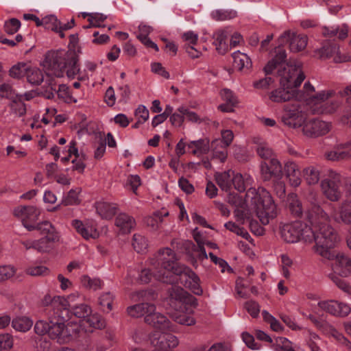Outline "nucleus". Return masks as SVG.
I'll return each mask as SVG.
<instances>
[{
    "label": "nucleus",
    "mask_w": 351,
    "mask_h": 351,
    "mask_svg": "<svg viewBox=\"0 0 351 351\" xmlns=\"http://www.w3.org/2000/svg\"><path fill=\"white\" fill-rule=\"evenodd\" d=\"M317 231L316 244L313 247L315 252L328 259L332 260L335 252L331 249L335 247L339 239L337 231L328 223L315 228Z\"/></svg>",
    "instance_id": "obj_5"
},
{
    "label": "nucleus",
    "mask_w": 351,
    "mask_h": 351,
    "mask_svg": "<svg viewBox=\"0 0 351 351\" xmlns=\"http://www.w3.org/2000/svg\"><path fill=\"white\" fill-rule=\"evenodd\" d=\"M14 90L12 86L8 83H3L0 85V97L11 99L15 96Z\"/></svg>",
    "instance_id": "obj_51"
},
{
    "label": "nucleus",
    "mask_w": 351,
    "mask_h": 351,
    "mask_svg": "<svg viewBox=\"0 0 351 351\" xmlns=\"http://www.w3.org/2000/svg\"><path fill=\"white\" fill-rule=\"evenodd\" d=\"M40 213L33 206H20L14 208V215L16 217L27 219V221L34 222L38 219Z\"/></svg>",
    "instance_id": "obj_20"
},
{
    "label": "nucleus",
    "mask_w": 351,
    "mask_h": 351,
    "mask_svg": "<svg viewBox=\"0 0 351 351\" xmlns=\"http://www.w3.org/2000/svg\"><path fill=\"white\" fill-rule=\"evenodd\" d=\"M272 346L276 351H295L292 348L291 342L282 337H277Z\"/></svg>",
    "instance_id": "obj_42"
},
{
    "label": "nucleus",
    "mask_w": 351,
    "mask_h": 351,
    "mask_svg": "<svg viewBox=\"0 0 351 351\" xmlns=\"http://www.w3.org/2000/svg\"><path fill=\"white\" fill-rule=\"evenodd\" d=\"M26 76L29 83L36 86L40 85L44 80L42 71L36 67L30 68L28 66Z\"/></svg>",
    "instance_id": "obj_36"
},
{
    "label": "nucleus",
    "mask_w": 351,
    "mask_h": 351,
    "mask_svg": "<svg viewBox=\"0 0 351 351\" xmlns=\"http://www.w3.org/2000/svg\"><path fill=\"white\" fill-rule=\"evenodd\" d=\"M57 95L58 98L62 99L64 102L69 103L72 100V97L69 93V88L64 84L59 86Z\"/></svg>",
    "instance_id": "obj_59"
},
{
    "label": "nucleus",
    "mask_w": 351,
    "mask_h": 351,
    "mask_svg": "<svg viewBox=\"0 0 351 351\" xmlns=\"http://www.w3.org/2000/svg\"><path fill=\"white\" fill-rule=\"evenodd\" d=\"M185 292L186 291L180 287L172 286L167 291L169 301H178L182 302Z\"/></svg>",
    "instance_id": "obj_45"
},
{
    "label": "nucleus",
    "mask_w": 351,
    "mask_h": 351,
    "mask_svg": "<svg viewBox=\"0 0 351 351\" xmlns=\"http://www.w3.org/2000/svg\"><path fill=\"white\" fill-rule=\"evenodd\" d=\"M336 221L346 225H351V207L342 202L339 212V217H336Z\"/></svg>",
    "instance_id": "obj_37"
},
{
    "label": "nucleus",
    "mask_w": 351,
    "mask_h": 351,
    "mask_svg": "<svg viewBox=\"0 0 351 351\" xmlns=\"http://www.w3.org/2000/svg\"><path fill=\"white\" fill-rule=\"evenodd\" d=\"M306 219L313 227L317 228L329 222V217L321 206L320 202L313 195L306 213Z\"/></svg>",
    "instance_id": "obj_10"
},
{
    "label": "nucleus",
    "mask_w": 351,
    "mask_h": 351,
    "mask_svg": "<svg viewBox=\"0 0 351 351\" xmlns=\"http://www.w3.org/2000/svg\"><path fill=\"white\" fill-rule=\"evenodd\" d=\"M113 297L110 293L108 292L101 295L99 298V304L101 306L102 310L105 312H110L112 308Z\"/></svg>",
    "instance_id": "obj_48"
},
{
    "label": "nucleus",
    "mask_w": 351,
    "mask_h": 351,
    "mask_svg": "<svg viewBox=\"0 0 351 351\" xmlns=\"http://www.w3.org/2000/svg\"><path fill=\"white\" fill-rule=\"evenodd\" d=\"M228 33L226 29H220L216 32L213 35L215 40L213 44L216 47L217 52L221 55L225 54L228 51V45L226 43Z\"/></svg>",
    "instance_id": "obj_24"
},
{
    "label": "nucleus",
    "mask_w": 351,
    "mask_h": 351,
    "mask_svg": "<svg viewBox=\"0 0 351 351\" xmlns=\"http://www.w3.org/2000/svg\"><path fill=\"white\" fill-rule=\"evenodd\" d=\"M21 27V22L19 19L12 18L5 22L3 28L8 34L12 35L18 32Z\"/></svg>",
    "instance_id": "obj_47"
},
{
    "label": "nucleus",
    "mask_w": 351,
    "mask_h": 351,
    "mask_svg": "<svg viewBox=\"0 0 351 351\" xmlns=\"http://www.w3.org/2000/svg\"><path fill=\"white\" fill-rule=\"evenodd\" d=\"M260 157L265 160L261 163V173L264 181L271 178L280 180L282 176V166L280 162L273 158L274 152L265 143L261 144L256 149Z\"/></svg>",
    "instance_id": "obj_6"
},
{
    "label": "nucleus",
    "mask_w": 351,
    "mask_h": 351,
    "mask_svg": "<svg viewBox=\"0 0 351 351\" xmlns=\"http://www.w3.org/2000/svg\"><path fill=\"white\" fill-rule=\"evenodd\" d=\"M285 173L291 184L298 186L301 183V173L298 166L293 162H287L285 165Z\"/></svg>",
    "instance_id": "obj_22"
},
{
    "label": "nucleus",
    "mask_w": 351,
    "mask_h": 351,
    "mask_svg": "<svg viewBox=\"0 0 351 351\" xmlns=\"http://www.w3.org/2000/svg\"><path fill=\"white\" fill-rule=\"evenodd\" d=\"M193 147L197 148L199 151L200 154H207L211 148V145L210 146L209 139L206 138L191 141L189 144V147L192 148Z\"/></svg>",
    "instance_id": "obj_41"
},
{
    "label": "nucleus",
    "mask_w": 351,
    "mask_h": 351,
    "mask_svg": "<svg viewBox=\"0 0 351 351\" xmlns=\"http://www.w3.org/2000/svg\"><path fill=\"white\" fill-rule=\"evenodd\" d=\"M304 176L309 185L317 184L319 180V171L314 167H308L303 170Z\"/></svg>",
    "instance_id": "obj_40"
},
{
    "label": "nucleus",
    "mask_w": 351,
    "mask_h": 351,
    "mask_svg": "<svg viewBox=\"0 0 351 351\" xmlns=\"http://www.w3.org/2000/svg\"><path fill=\"white\" fill-rule=\"evenodd\" d=\"M341 103L338 101L328 102H315L311 106L313 114H332L337 111Z\"/></svg>",
    "instance_id": "obj_21"
},
{
    "label": "nucleus",
    "mask_w": 351,
    "mask_h": 351,
    "mask_svg": "<svg viewBox=\"0 0 351 351\" xmlns=\"http://www.w3.org/2000/svg\"><path fill=\"white\" fill-rule=\"evenodd\" d=\"M237 12L234 10H218L213 12L212 16L214 19L217 21H224L232 19L236 17Z\"/></svg>",
    "instance_id": "obj_46"
},
{
    "label": "nucleus",
    "mask_w": 351,
    "mask_h": 351,
    "mask_svg": "<svg viewBox=\"0 0 351 351\" xmlns=\"http://www.w3.org/2000/svg\"><path fill=\"white\" fill-rule=\"evenodd\" d=\"M138 295L142 298L143 302L155 300L157 298V293L153 290H143L138 292Z\"/></svg>",
    "instance_id": "obj_64"
},
{
    "label": "nucleus",
    "mask_w": 351,
    "mask_h": 351,
    "mask_svg": "<svg viewBox=\"0 0 351 351\" xmlns=\"http://www.w3.org/2000/svg\"><path fill=\"white\" fill-rule=\"evenodd\" d=\"M287 66V69L285 67L278 71V75L280 76L281 88L275 89L269 93V98L273 102H285L297 97L295 88L300 86L305 78L303 72L295 66L289 64Z\"/></svg>",
    "instance_id": "obj_3"
},
{
    "label": "nucleus",
    "mask_w": 351,
    "mask_h": 351,
    "mask_svg": "<svg viewBox=\"0 0 351 351\" xmlns=\"http://www.w3.org/2000/svg\"><path fill=\"white\" fill-rule=\"evenodd\" d=\"M289 209L291 215L295 217H301L303 215V210L301 202L298 196L292 194L289 197Z\"/></svg>",
    "instance_id": "obj_35"
},
{
    "label": "nucleus",
    "mask_w": 351,
    "mask_h": 351,
    "mask_svg": "<svg viewBox=\"0 0 351 351\" xmlns=\"http://www.w3.org/2000/svg\"><path fill=\"white\" fill-rule=\"evenodd\" d=\"M341 176L337 172L330 170L328 177L322 180L321 186L324 194L329 200L332 202H337L341 197V192L339 190V186H343V180Z\"/></svg>",
    "instance_id": "obj_9"
},
{
    "label": "nucleus",
    "mask_w": 351,
    "mask_h": 351,
    "mask_svg": "<svg viewBox=\"0 0 351 351\" xmlns=\"http://www.w3.org/2000/svg\"><path fill=\"white\" fill-rule=\"evenodd\" d=\"M300 229L299 240H302L306 243L314 241L316 243L317 231H315V227H313L311 225H303L300 222Z\"/></svg>",
    "instance_id": "obj_28"
},
{
    "label": "nucleus",
    "mask_w": 351,
    "mask_h": 351,
    "mask_svg": "<svg viewBox=\"0 0 351 351\" xmlns=\"http://www.w3.org/2000/svg\"><path fill=\"white\" fill-rule=\"evenodd\" d=\"M132 246L138 252H143L147 247V241L141 234H134L132 238Z\"/></svg>",
    "instance_id": "obj_43"
},
{
    "label": "nucleus",
    "mask_w": 351,
    "mask_h": 351,
    "mask_svg": "<svg viewBox=\"0 0 351 351\" xmlns=\"http://www.w3.org/2000/svg\"><path fill=\"white\" fill-rule=\"evenodd\" d=\"M50 328L49 322H47L43 320H38L36 322L34 326V331L38 335H44L48 334V330Z\"/></svg>",
    "instance_id": "obj_60"
},
{
    "label": "nucleus",
    "mask_w": 351,
    "mask_h": 351,
    "mask_svg": "<svg viewBox=\"0 0 351 351\" xmlns=\"http://www.w3.org/2000/svg\"><path fill=\"white\" fill-rule=\"evenodd\" d=\"M72 298L73 296L71 295L66 300L69 303L67 310L69 311V308H70V311L76 317L82 319L84 321L86 317H88L92 313L91 308L88 304L84 303L72 306L70 303Z\"/></svg>",
    "instance_id": "obj_25"
},
{
    "label": "nucleus",
    "mask_w": 351,
    "mask_h": 351,
    "mask_svg": "<svg viewBox=\"0 0 351 351\" xmlns=\"http://www.w3.org/2000/svg\"><path fill=\"white\" fill-rule=\"evenodd\" d=\"M28 66L25 62H19L9 70V75L14 79H21L26 75Z\"/></svg>",
    "instance_id": "obj_38"
},
{
    "label": "nucleus",
    "mask_w": 351,
    "mask_h": 351,
    "mask_svg": "<svg viewBox=\"0 0 351 351\" xmlns=\"http://www.w3.org/2000/svg\"><path fill=\"white\" fill-rule=\"evenodd\" d=\"M335 272L341 277L351 275V258L343 254H335Z\"/></svg>",
    "instance_id": "obj_19"
},
{
    "label": "nucleus",
    "mask_w": 351,
    "mask_h": 351,
    "mask_svg": "<svg viewBox=\"0 0 351 351\" xmlns=\"http://www.w3.org/2000/svg\"><path fill=\"white\" fill-rule=\"evenodd\" d=\"M64 206L73 205V204H79L80 200L78 199L77 192L71 189L68 193L66 197H65L62 200V203Z\"/></svg>",
    "instance_id": "obj_56"
},
{
    "label": "nucleus",
    "mask_w": 351,
    "mask_h": 351,
    "mask_svg": "<svg viewBox=\"0 0 351 351\" xmlns=\"http://www.w3.org/2000/svg\"><path fill=\"white\" fill-rule=\"evenodd\" d=\"M150 342L154 347L153 351H172L178 345L177 337L167 332H153L150 336Z\"/></svg>",
    "instance_id": "obj_11"
},
{
    "label": "nucleus",
    "mask_w": 351,
    "mask_h": 351,
    "mask_svg": "<svg viewBox=\"0 0 351 351\" xmlns=\"http://www.w3.org/2000/svg\"><path fill=\"white\" fill-rule=\"evenodd\" d=\"M343 182L346 193V199L343 203L351 207V178H346Z\"/></svg>",
    "instance_id": "obj_62"
},
{
    "label": "nucleus",
    "mask_w": 351,
    "mask_h": 351,
    "mask_svg": "<svg viewBox=\"0 0 351 351\" xmlns=\"http://www.w3.org/2000/svg\"><path fill=\"white\" fill-rule=\"evenodd\" d=\"M49 272V270L47 267L45 266H36L32 267H29L26 269V273L28 275L32 276H38L42 275H47Z\"/></svg>",
    "instance_id": "obj_61"
},
{
    "label": "nucleus",
    "mask_w": 351,
    "mask_h": 351,
    "mask_svg": "<svg viewBox=\"0 0 351 351\" xmlns=\"http://www.w3.org/2000/svg\"><path fill=\"white\" fill-rule=\"evenodd\" d=\"M53 307V315L49 317V327L48 335L51 339H56L62 343L71 336L70 331L64 322L69 320V305L66 299L57 296L51 301Z\"/></svg>",
    "instance_id": "obj_4"
},
{
    "label": "nucleus",
    "mask_w": 351,
    "mask_h": 351,
    "mask_svg": "<svg viewBox=\"0 0 351 351\" xmlns=\"http://www.w3.org/2000/svg\"><path fill=\"white\" fill-rule=\"evenodd\" d=\"M221 95L223 101L232 106H235L238 103L237 97L234 95L232 90L228 88H224L221 90Z\"/></svg>",
    "instance_id": "obj_54"
},
{
    "label": "nucleus",
    "mask_w": 351,
    "mask_h": 351,
    "mask_svg": "<svg viewBox=\"0 0 351 351\" xmlns=\"http://www.w3.org/2000/svg\"><path fill=\"white\" fill-rule=\"evenodd\" d=\"M191 275L193 276L192 280H191V285L187 287L189 288L194 294L200 295L202 294L203 291L199 285V278L193 271H189Z\"/></svg>",
    "instance_id": "obj_50"
},
{
    "label": "nucleus",
    "mask_w": 351,
    "mask_h": 351,
    "mask_svg": "<svg viewBox=\"0 0 351 351\" xmlns=\"http://www.w3.org/2000/svg\"><path fill=\"white\" fill-rule=\"evenodd\" d=\"M13 346V338L9 333L0 335V351L11 348Z\"/></svg>",
    "instance_id": "obj_58"
},
{
    "label": "nucleus",
    "mask_w": 351,
    "mask_h": 351,
    "mask_svg": "<svg viewBox=\"0 0 351 351\" xmlns=\"http://www.w3.org/2000/svg\"><path fill=\"white\" fill-rule=\"evenodd\" d=\"M328 278L337 285L338 288L351 295V287L346 280L341 279L335 274H329Z\"/></svg>",
    "instance_id": "obj_44"
},
{
    "label": "nucleus",
    "mask_w": 351,
    "mask_h": 351,
    "mask_svg": "<svg viewBox=\"0 0 351 351\" xmlns=\"http://www.w3.org/2000/svg\"><path fill=\"white\" fill-rule=\"evenodd\" d=\"M253 202L256 215L263 225L268 224L269 219L276 217V206L270 193L265 189L258 191Z\"/></svg>",
    "instance_id": "obj_7"
},
{
    "label": "nucleus",
    "mask_w": 351,
    "mask_h": 351,
    "mask_svg": "<svg viewBox=\"0 0 351 351\" xmlns=\"http://www.w3.org/2000/svg\"><path fill=\"white\" fill-rule=\"evenodd\" d=\"M174 256L175 254L170 248L160 249L150 259L151 264L158 269L154 276L163 283L171 285L180 284L187 287L193 278L189 272L192 270L173 260Z\"/></svg>",
    "instance_id": "obj_1"
},
{
    "label": "nucleus",
    "mask_w": 351,
    "mask_h": 351,
    "mask_svg": "<svg viewBox=\"0 0 351 351\" xmlns=\"http://www.w3.org/2000/svg\"><path fill=\"white\" fill-rule=\"evenodd\" d=\"M37 230L40 232V234L44 235L43 237L60 239L56 228L48 221L37 223Z\"/></svg>",
    "instance_id": "obj_29"
},
{
    "label": "nucleus",
    "mask_w": 351,
    "mask_h": 351,
    "mask_svg": "<svg viewBox=\"0 0 351 351\" xmlns=\"http://www.w3.org/2000/svg\"><path fill=\"white\" fill-rule=\"evenodd\" d=\"M282 45H280V43H279L278 46L275 47L274 50V57L267 62L263 69L265 75L271 74L278 66H281L285 64H286V66L289 64L295 66L301 71L299 66L293 65L291 63L287 62V53L285 49L282 47ZM285 67L287 69L288 68V66Z\"/></svg>",
    "instance_id": "obj_13"
},
{
    "label": "nucleus",
    "mask_w": 351,
    "mask_h": 351,
    "mask_svg": "<svg viewBox=\"0 0 351 351\" xmlns=\"http://www.w3.org/2000/svg\"><path fill=\"white\" fill-rule=\"evenodd\" d=\"M330 130V125L324 121L317 119H311L305 123L302 128L303 134L308 137H316L327 134Z\"/></svg>",
    "instance_id": "obj_14"
},
{
    "label": "nucleus",
    "mask_w": 351,
    "mask_h": 351,
    "mask_svg": "<svg viewBox=\"0 0 351 351\" xmlns=\"http://www.w3.org/2000/svg\"><path fill=\"white\" fill-rule=\"evenodd\" d=\"M33 322L27 317H19L13 319L12 321V326L13 328L19 332H27L32 326Z\"/></svg>",
    "instance_id": "obj_34"
},
{
    "label": "nucleus",
    "mask_w": 351,
    "mask_h": 351,
    "mask_svg": "<svg viewBox=\"0 0 351 351\" xmlns=\"http://www.w3.org/2000/svg\"><path fill=\"white\" fill-rule=\"evenodd\" d=\"M244 307L252 317L255 318L258 316L260 306L254 300L247 301L245 303Z\"/></svg>",
    "instance_id": "obj_53"
},
{
    "label": "nucleus",
    "mask_w": 351,
    "mask_h": 351,
    "mask_svg": "<svg viewBox=\"0 0 351 351\" xmlns=\"http://www.w3.org/2000/svg\"><path fill=\"white\" fill-rule=\"evenodd\" d=\"M350 146L351 145L348 144V141L337 146L340 161L351 159V148H349Z\"/></svg>",
    "instance_id": "obj_49"
},
{
    "label": "nucleus",
    "mask_w": 351,
    "mask_h": 351,
    "mask_svg": "<svg viewBox=\"0 0 351 351\" xmlns=\"http://www.w3.org/2000/svg\"><path fill=\"white\" fill-rule=\"evenodd\" d=\"M9 104L12 112L18 114L19 117H23L26 114L27 109L25 104L22 101V95L16 94L11 99Z\"/></svg>",
    "instance_id": "obj_33"
},
{
    "label": "nucleus",
    "mask_w": 351,
    "mask_h": 351,
    "mask_svg": "<svg viewBox=\"0 0 351 351\" xmlns=\"http://www.w3.org/2000/svg\"><path fill=\"white\" fill-rule=\"evenodd\" d=\"M77 62L78 56L75 50L60 49L48 51L42 65L47 75H53L60 77L66 69V75L69 78H74L80 72Z\"/></svg>",
    "instance_id": "obj_2"
},
{
    "label": "nucleus",
    "mask_w": 351,
    "mask_h": 351,
    "mask_svg": "<svg viewBox=\"0 0 351 351\" xmlns=\"http://www.w3.org/2000/svg\"><path fill=\"white\" fill-rule=\"evenodd\" d=\"M278 41L280 45L289 43L291 51L297 53L306 47L307 37L304 35H296L290 30H287L278 38Z\"/></svg>",
    "instance_id": "obj_12"
},
{
    "label": "nucleus",
    "mask_w": 351,
    "mask_h": 351,
    "mask_svg": "<svg viewBox=\"0 0 351 351\" xmlns=\"http://www.w3.org/2000/svg\"><path fill=\"white\" fill-rule=\"evenodd\" d=\"M232 175L234 171L232 170L215 173V180L221 190L228 191L231 189Z\"/></svg>",
    "instance_id": "obj_27"
},
{
    "label": "nucleus",
    "mask_w": 351,
    "mask_h": 351,
    "mask_svg": "<svg viewBox=\"0 0 351 351\" xmlns=\"http://www.w3.org/2000/svg\"><path fill=\"white\" fill-rule=\"evenodd\" d=\"M300 221L285 224L280 229L282 239L287 243H295L299 241Z\"/></svg>",
    "instance_id": "obj_18"
},
{
    "label": "nucleus",
    "mask_w": 351,
    "mask_h": 351,
    "mask_svg": "<svg viewBox=\"0 0 351 351\" xmlns=\"http://www.w3.org/2000/svg\"><path fill=\"white\" fill-rule=\"evenodd\" d=\"M58 241V239L42 237L38 240L34 241L33 249L36 250L39 252H48L52 249L53 244Z\"/></svg>",
    "instance_id": "obj_32"
},
{
    "label": "nucleus",
    "mask_w": 351,
    "mask_h": 351,
    "mask_svg": "<svg viewBox=\"0 0 351 351\" xmlns=\"http://www.w3.org/2000/svg\"><path fill=\"white\" fill-rule=\"evenodd\" d=\"M232 185H233L234 189L239 192H243L245 191L244 180L241 173H235L234 172V175H232Z\"/></svg>",
    "instance_id": "obj_55"
},
{
    "label": "nucleus",
    "mask_w": 351,
    "mask_h": 351,
    "mask_svg": "<svg viewBox=\"0 0 351 351\" xmlns=\"http://www.w3.org/2000/svg\"><path fill=\"white\" fill-rule=\"evenodd\" d=\"M233 66L241 71L243 69H250L252 67V63L251 59L245 53H242L240 51L234 52L232 54Z\"/></svg>",
    "instance_id": "obj_30"
},
{
    "label": "nucleus",
    "mask_w": 351,
    "mask_h": 351,
    "mask_svg": "<svg viewBox=\"0 0 351 351\" xmlns=\"http://www.w3.org/2000/svg\"><path fill=\"white\" fill-rule=\"evenodd\" d=\"M15 270L11 266H1L0 267V282L7 280L14 276Z\"/></svg>",
    "instance_id": "obj_63"
},
{
    "label": "nucleus",
    "mask_w": 351,
    "mask_h": 351,
    "mask_svg": "<svg viewBox=\"0 0 351 351\" xmlns=\"http://www.w3.org/2000/svg\"><path fill=\"white\" fill-rule=\"evenodd\" d=\"M284 109L285 114L281 120L285 125L294 129L304 126L307 114L302 110L298 101L285 105Z\"/></svg>",
    "instance_id": "obj_8"
},
{
    "label": "nucleus",
    "mask_w": 351,
    "mask_h": 351,
    "mask_svg": "<svg viewBox=\"0 0 351 351\" xmlns=\"http://www.w3.org/2000/svg\"><path fill=\"white\" fill-rule=\"evenodd\" d=\"M81 282L84 287L88 289H97L101 287V280L98 278L91 279L88 276H83Z\"/></svg>",
    "instance_id": "obj_52"
},
{
    "label": "nucleus",
    "mask_w": 351,
    "mask_h": 351,
    "mask_svg": "<svg viewBox=\"0 0 351 351\" xmlns=\"http://www.w3.org/2000/svg\"><path fill=\"white\" fill-rule=\"evenodd\" d=\"M318 306L324 311L340 317L347 316L351 311L350 307L347 304L335 300L322 301L318 303Z\"/></svg>",
    "instance_id": "obj_17"
},
{
    "label": "nucleus",
    "mask_w": 351,
    "mask_h": 351,
    "mask_svg": "<svg viewBox=\"0 0 351 351\" xmlns=\"http://www.w3.org/2000/svg\"><path fill=\"white\" fill-rule=\"evenodd\" d=\"M106 140L99 133L95 136V147L96 148L94 157L96 159L101 158L106 151Z\"/></svg>",
    "instance_id": "obj_39"
},
{
    "label": "nucleus",
    "mask_w": 351,
    "mask_h": 351,
    "mask_svg": "<svg viewBox=\"0 0 351 351\" xmlns=\"http://www.w3.org/2000/svg\"><path fill=\"white\" fill-rule=\"evenodd\" d=\"M315 54L320 59H326L332 57L335 54L334 61L337 63L346 62V57L341 58L339 56V47L330 41H325L322 43V47L315 51Z\"/></svg>",
    "instance_id": "obj_16"
},
{
    "label": "nucleus",
    "mask_w": 351,
    "mask_h": 351,
    "mask_svg": "<svg viewBox=\"0 0 351 351\" xmlns=\"http://www.w3.org/2000/svg\"><path fill=\"white\" fill-rule=\"evenodd\" d=\"M144 322L153 328L159 330H173V326L170 320L162 313L154 310L150 315H147L144 318Z\"/></svg>",
    "instance_id": "obj_15"
},
{
    "label": "nucleus",
    "mask_w": 351,
    "mask_h": 351,
    "mask_svg": "<svg viewBox=\"0 0 351 351\" xmlns=\"http://www.w3.org/2000/svg\"><path fill=\"white\" fill-rule=\"evenodd\" d=\"M335 92L332 90L322 91L311 98V102H325L326 99L335 95Z\"/></svg>",
    "instance_id": "obj_57"
},
{
    "label": "nucleus",
    "mask_w": 351,
    "mask_h": 351,
    "mask_svg": "<svg viewBox=\"0 0 351 351\" xmlns=\"http://www.w3.org/2000/svg\"><path fill=\"white\" fill-rule=\"evenodd\" d=\"M115 226L119 228L122 234H128L135 226V220L133 217L125 214H119L115 219Z\"/></svg>",
    "instance_id": "obj_23"
},
{
    "label": "nucleus",
    "mask_w": 351,
    "mask_h": 351,
    "mask_svg": "<svg viewBox=\"0 0 351 351\" xmlns=\"http://www.w3.org/2000/svg\"><path fill=\"white\" fill-rule=\"evenodd\" d=\"M213 158L219 159L223 162L228 156L227 147L221 145L220 139H215L211 142Z\"/></svg>",
    "instance_id": "obj_31"
},
{
    "label": "nucleus",
    "mask_w": 351,
    "mask_h": 351,
    "mask_svg": "<svg viewBox=\"0 0 351 351\" xmlns=\"http://www.w3.org/2000/svg\"><path fill=\"white\" fill-rule=\"evenodd\" d=\"M97 213L106 219H112L117 213V206L114 204L105 202H99L95 204Z\"/></svg>",
    "instance_id": "obj_26"
}]
</instances>
